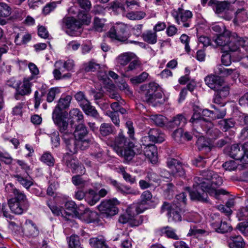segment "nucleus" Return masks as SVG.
<instances>
[{"instance_id":"obj_25","label":"nucleus","mask_w":248,"mask_h":248,"mask_svg":"<svg viewBox=\"0 0 248 248\" xmlns=\"http://www.w3.org/2000/svg\"><path fill=\"white\" fill-rule=\"evenodd\" d=\"M23 230L25 234L28 236L35 237L39 233L36 224L30 219L26 220Z\"/></svg>"},{"instance_id":"obj_27","label":"nucleus","mask_w":248,"mask_h":248,"mask_svg":"<svg viewBox=\"0 0 248 248\" xmlns=\"http://www.w3.org/2000/svg\"><path fill=\"white\" fill-rule=\"evenodd\" d=\"M68 119L71 124L75 122L82 123L84 121V116L79 109L74 108L69 112Z\"/></svg>"},{"instance_id":"obj_44","label":"nucleus","mask_w":248,"mask_h":248,"mask_svg":"<svg viewBox=\"0 0 248 248\" xmlns=\"http://www.w3.org/2000/svg\"><path fill=\"white\" fill-rule=\"evenodd\" d=\"M117 191L124 195L128 194L137 195L140 194L139 191L133 189L131 187L128 186L123 185L122 184H121L119 188L117 190Z\"/></svg>"},{"instance_id":"obj_38","label":"nucleus","mask_w":248,"mask_h":248,"mask_svg":"<svg viewBox=\"0 0 248 248\" xmlns=\"http://www.w3.org/2000/svg\"><path fill=\"white\" fill-rule=\"evenodd\" d=\"M161 235L165 236L168 238L174 240L179 239L178 236L175 233V230L168 226L162 228L160 229Z\"/></svg>"},{"instance_id":"obj_5","label":"nucleus","mask_w":248,"mask_h":248,"mask_svg":"<svg viewBox=\"0 0 248 248\" xmlns=\"http://www.w3.org/2000/svg\"><path fill=\"white\" fill-rule=\"evenodd\" d=\"M155 205L156 203L151 192L149 190H145L140 196V201L131 205L129 210L135 209L137 214H140L148 209L154 208Z\"/></svg>"},{"instance_id":"obj_29","label":"nucleus","mask_w":248,"mask_h":248,"mask_svg":"<svg viewBox=\"0 0 248 248\" xmlns=\"http://www.w3.org/2000/svg\"><path fill=\"white\" fill-rule=\"evenodd\" d=\"M186 123V119L182 114H179L174 117L170 121L168 124V127L170 128H174L178 126H183Z\"/></svg>"},{"instance_id":"obj_8","label":"nucleus","mask_w":248,"mask_h":248,"mask_svg":"<svg viewBox=\"0 0 248 248\" xmlns=\"http://www.w3.org/2000/svg\"><path fill=\"white\" fill-rule=\"evenodd\" d=\"M127 26L122 23H116L108 32V36L111 39L124 42L127 40Z\"/></svg>"},{"instance_id":"obj_26","label":"nucleus","mask_w":248,"mask_h":248,"mask_svg":"<svg viewBox=\"0 0 248 248\" xmlns=\"http://www.w3.org/2000/svg\"><path fill=\"white\" fill-rule=\"evenodd\" d=\"M201 111L194 109L193 114L189 121L193 128L198 132H200L199 126H201L204 123V119L201 116Z\"/></svg>"},{"instance_id":"obj_9","label":"nucleus","mask_w":248,"mask_h":248,"mask_svg":"<svg viewBox=\"0 0 248 248\" xmlns=\"http://www.w3.org/2000/svg\"><path fill=\"white\" fill-rule=\"evenodd\" d=\"M172 16L176 22L182 27L188 28L190 26L191 18L193 16L191 11L179 8L177 11H173Z\"/></svg>"},{"instance_id":"obj_1","label":"nucleus","mask_w":248,"mask_h":248,"mask_svg":"<svg viewBox=\"0 0 248 248\" xmlns=\"http://www.w3.org/2000/svg\"><path fill=\"white\" fill-rule=\"evenodd\" d=\"M193 189L189 192L192 200L208 202L207 193L217 199L220 195L228 192L225 189L217 187L223 183V180L218 174L211 170H203L200 172V176L194 178Z\"/></svg>"},{"instance_id":"obj_34","label":"nucleus","mask_w":248,"mask_h":248,"mask_svg":"<svg viewBox=\"0 0 248 248\" xmlns=\"http://www.w3.org/2000/svg\"><path fill=\"white\" fill-rule=\"evenodd\" d=\"M80 107L86 114L96 118L99 117L97 111L93 106L91 105V103L89 101L88 102L85 101V103L83 104Z\"/></svg>"},{"instance_id":"obj_20","label":"nucleus","mask_w":248,"mask_h":248,"mask_svg":"<svg viewBox=\"0 0 248 248\" xmlns=\"http://www.w3.org/2000/svg\"><path fill=\"white\" fill-rule=\"evenodd\" d=\"M184 211L182 208L178 206L176 203L172 204L171 210L167 213L169 222H177L182 220V213Z\"/></svg>"},{"instance_id":"obj_52","label":"nucleus","mask_w":248,"mask_h":248,"mask_svg":"<svg viewBox=\"0 0 248 248\" xmlns=\"http://www.w3.org/2000/svg\"><path fill=\"white\" fill-rule=\"evenodd\" d=\"M150 120L155 123V124L159 126L164 125L166 118L162 115L155 114L150 116Z\"/></svg>"},{"instance_id":"obj_15","label":"nucleus","mask_w":248,"mask_h":248,"mask_svg":"<svg viewBox=\"0 0 248 248\" xmlns=\"http://www.w3.org/2000/svg\"><path fill=\"white\" fill-rule=\"evenodd\" d=\"M167 166L170 169L171 173L176 176L182 177L185 175V172L182 167V163L173 158L169 159Z\"/></svg>"},{"instance_id":"obj_60","label":"nucleus","mask_w":248,"mask_h":248,"mask_svg":"<svg viewBox=\"0 0 248 248\" xmlns=\"http://www.w3.org/2000/svg\"><path fill=\"white\" fill-rule=\"evenodd\" d=\"M208 157L199 155L196 157L193 161V164L198 167H204L207 163Z\"/></svg>"},{"instance_id":"obj_21","label":"nucleus","mask_w":248,"mask_h":248,"mask_svg":"<svg viewBox=\"0 0 248 248\" xmlns=\"http://www.w3.org/2000/svg\"><path fill=\"white\" fill-rule=\"evenodd\" d=\"M8 203L11 211L17 215L22 214L28 209L30 206V204L19 203V202L13 201L10 200L8 201Z\"/></svg>"},{"instance_id":"obj_53","label":"nucleus","mask_w":248,"mask_h":248,"mask_svg":"<svg viewBox=\"0 0 248 248\" xmlns=\"http://www.w3.org/2000/svg\"><path fill=\"white\" fill-rule=\"evenodd\" d=\"M100 65L93 60L89 62L85 63L84 66V70L87 72H94L99 70Z\"/></svg>"},{"instance_id":"obj_36","label":"nucleus","mask_w":248,"mask_h":248,"mask_svg":"<svg viewBox=\"0 0 248 248\" xmlns=\"http://www.w3.org/2000/svg\"><path fill=\"white\" fill-rule=\"evenodd\" d=\"M31 39V36L30 33L20 32L18 33L15 36V42L17 45H22L29 42Z\"/></svg>"},{"instance_id":"obj_18","label":"nucleus","mask_w":248,"mask_h":248,"mask_svg":"<svg viewBox=\"0 0 248 248\" xmlns=\"http://www.w3.org/2000/svg\"><path fill=\"white\" fill-rule=\"evenodd\" d=\"M208 5L211 6L215 13L219 16L228 11L230 5L227 1H219L216 0H210Z\"/></svg>"},{"instance_id":"obj_40","label":"nucleus","mask_w":248,"mask_h":248,"mask_svg":"<svg viewBox=\"0 0 248 248\" xmlns=\"http://www.w3.org/2000/svg\"><path fill=\"white\" fill-rule=\"evenodd\" d=\"M78 22L80 24V28L83 25H88L91 21V16L85 11H80L78 15Z\"/></svg>"},{"instance_id":"obj_30","label":"nucleus","mask_w":248,"mask_h":248,"mask_svg":"<svg viewBox=\"0 0 248 248\" xmlns=\"http://www.w3.org/2000/svg\"><path fill=\"white\" fill-rule=\"evenodd\" d=\"M62 26L71 31H74L80 28V24L73 17H66L62 19Z\"/></svg>"},{"instance_id":"obj_61","label":"nucleus","mask_w":248,"mask_h":248,"mask_svg":"<svg viewBox=\"0 0 248 248\" xmlns=\"http://www.w3.org/2000/svg\"><path fill=\"white\" fill-rule=\"evenodd\" d=\"M131 60V57L129 53H124L119 55L117 61L121 65H125Z\"/></svg>"},{"instance_id":"obj_17","label":"nucleus","mask_w":248,"mask_h":248,"mask_svg":"<svg viewBox=\"0 0 248 248\" xmlns=\"http://www.w3.org/2000/svg\"><path fill=\"white\" fill-rule=\"evenodd\" d=\"M8 186L10 187L11 192L13 194L14 196L12 198L10 199V200L19 202V203L21 202L22 203L30 204L27 196L23 191L16 187L12 183L8 184L7 187H8Z\"/></svg>"},{"instance_id":"obj_32","label":"nucleus","mask_w":248,"mask_h":248,"mask_svg":"<svg viewBox=\"0 0 248 248\" xmlns=\"http://www.w3.org/2000/svg\"><path fill=\"white\" fill-rule=\"evenodd\" d=\"M141 63L138 60L131 61L128 66L124 69V76H127L129 74H136V71H141Z\"/></svg>"},{"instance_id":"obj_3","label":"nucleus","mask_w":248,"mask_h":248,"mask_svg":"<svg viewBox=\"0 0 248 248\" xmlns=\"http://www.w3.org/2000/svg\"><path fill=\"white\" fill-rule=\"evenodd\" d=\"M237 33L230 31H225L214 37L213 41L216 44L222 47L224 52H233L239 49L238 45L236 43Z\"/></svg>"},{"instance_id":"obj_57","label":"nucleus","mask_w":248,"mask_h":248,"mask_svg":"<svg viewBox=\"0 0 248 248\" xmlns=\"http://www.w3.org/2000/svg\"><path fill=\"white\" fill-rule=\"evenodd\" d=\"M186 195L185 192H182L176 196L175 199L172 203H176L179 207L182 208L186 204Z\"/></svg>"},{"instance_id":"obj_33","label":"nucleus","mask_w":248,"mask_h":248,"mask_svg":"<svg viewBox=\"0 0 248 248\" xmlns=\"http://www.w3.org/2000/svg\"><path fill=\"white\" fill-rule=\"evenodd\" d=\"M11 13V8L5 3H0V17H6L10 15ZM7 21L6 19L0 17V25H5Z\"/></svg>"},{"instance_id":"obj_22","label":"nucleus","mask_w":248,"mask_h":248,"mask_svg":"<svg viewBox=\"0 0 248 248\" xmlns=\"http://www.w3.org/2000/svg\"><path fill=\"white\" fill-rule=\"evenodd\" d=\"M206 84L211 89L214 90L221 87L224 81L220 77L216 75H209L204 78Z\"/></svg>"},{"instance_id":"obj_55","label":"nucleus","mask_w":248,"mask_h":248,"mask_svg":"<svg viewBox=\"0 0 248 248\" xmlns=\"http://www.w3.org/2000/svg\"><path fill=\"white\" fill-rule=\"evenodd\" d=\"M119 172L122 175L124 179L126 182L131 185L136 183V177L126 172L124 167L120 168Z\"/></svg>"},{"instance_id":"obj_58","label":"nucleus","mask_w":248,"mask_h":248,"mask_svg":"<svg viewBox=\"0 0 248 248\" xmlns=\"http://www.w3.org/2000/svg\"><path fill=\"white\" fill-rule=\"evenodd\" d=\"M234 69L232 68H226L221 65H218L216 69V73L223 77H226L231 75Z\"/></svg>"},{"instance_id":"obj_31","label":"nucleus","mask_w":248,"mask_h":248,"mask_svg":"<svg viewBox=\"0 0 248 248\" xmlns=\"http://www.w3.org/2000/svg\"><path fill=\"white\" fill-rule=\"evenodd\" d=\"M143 40L148 44L153 45L157 42V36L156 33L153 30H147L141 34Z\"/></svg>"},{"instance_id":"obj_59","label":"nucleus","mask_w":248,"mask_h":248,"mask_svg":"<svg viewBox=\"0 0 248 248\" xmlns=\"http://www.w3.org/2000/svg\"><path fill=\"white\" fill-rule=\"evenodd\" d=\"M105 20L95 17L93 20V27L94 30L98 32H101L104 26Z\"/></svg>"},{"instance_id":"obj_35","label":"nucleus","mask_w":248,"mask_h":248,"mask_svg":"<svg viewBox=\"0 0 248 248\" xmlns=\"http://www.w3.org/2000/svg\"><path fill=\"white\" fill-rule=\"evenodd\" d=\"M196 143L199 150L202 153L208 154L211 152V146L210 143L206 141L204 138L201 137L199 138Z\"/></svg>"},{"instance_id":"obj_39","label":"nucleus","mask_w":248,"mask_h":248,"mask_svg":"<svg viewBox=\"0 0 248 248\" xmlns=\"http://www.w3.org/2000/svg\"><path fill=\"white\" fill-rule=\"evenodd\" d=\"M235 123L232 119H222L218 122V125L223 131H226L234 126Z\"/></svg>"},{"instance_id":"obj_48","label":"nucleus","mask_w":248,"mask_h":248,"mask_svg":"<svg viewBox=\"0 0 248 248\" xmlns=\"http://www.w3.org/2000/svg\"><path fill=\"white\" fill-rule=\"evenodd\" d=\"M68 244V248H79L80 246V243L79 236L76 234H73L69 237L67 238Z\"/></svg>"},{"instance_id":"obj_14","label":"nucleus","mask_w":248,"mask_h":248,"mask_svg":"<svg viewBox=\"0 0 248 248\" xmlns=\"http://www.w3.org/2000/svg\"><path fill=\"white\" fill-rule=\"evenodd\" d=\"M63 162L65 165L71 169L72 173H79L80 175L85 173V168L79 165L78 161L72 158L71 156L65 155L63 158Z\"/></svg>"},{"instance_id":"obj_24","label":"nucleus","mask_w":248,"mask_h":248,"mask_svg":"<svg viewBox=\"0 0 248 248\" xmlns=\"http://www.w3.org/2000/svg\"><path fill=\"white\" fill-rule=\"evenodd\" d=\"M145 147L144 148V154L148 158L152 163H155L157 161V149L154 144H145L143 142Z\"/></svg>"},{"instance_id":"obj_49","label":"nucleus","mask_w":248,"mask_h":248,"mask_svg":"<svg viewBox=\"0 0 248 248\" xmlns=\"http://www.w3.org/2000/svg\"><path fill=\"white\" fill-rule=\"evenodd\" d=\"M127 210V213L128 214H124L120 216L119 218V222L122 224H125L128 222L130 219H131L132 217H133L135 215H137L135 209L133 210H129V208Z\"/></svg>"},{"instance_id":"obj_7","label":"nucleus","mask_w":248,"mask_h":248,"mask_svg":"<svg viewBox=\"0 0 248 248\" xmlns=\"http://www.w3.org/2000/svg\"><path fill=\"white\" fill-rule=\"evenodd\" d=\"M120 202L116 198L111 200H106L102 202L97 208L99 211L104 217H108L113 216L118 213L117 205Z\"/></svg>"},{"instance_id":"obj_47","label":"nucleus","mask_w":248,"mask_h":248,"mask_svg":"<svg viewBox=\"0 0 248 248\" xmlns=\"http://www.w3.org/2000/svg\"><path fill=\"white\" fill-rule=\"evenodd\" d=\"M146 13L143 11H131L127 13L126 17L130 20H140L144 18Z\"/></svg>"},{"instance_id":"obj_51","label":"nucleus","mask_w":248,"mask_h":248,"mask_svg":"<svg viewBox=\"0 0 248 248\" xmlns=\"http://www.w3.org/2000/svg\"><path fill=\"white\" fill-rule=\"evenodd\" d=\"M41 161L50 167L53 166L55 164V159L49 152H46L43 154Z\"/></svg>"},{"instance_id":"obj_63","label":"nucleus","mask_w":248,"mask_h":248,"mask_svg":"<svg viewBox=\"0 0 248 248\" xmlns=\"http://www.w3.org/2000/svg\"><path fill=\"white\" fill-rule=\"evenodd\" d=\"M57 65H62L67 71H71L74 66V63L72 60H68L63 63L62 61H59L55 62V66H57Z\"/></svg>"},{"instance_id":"obj_10","label":"nucleus","mask_w":248,"mask_h":248,"mask_svg":"<svg viewBox=\"0 0 248 248\" xmlns=\"http://www.w3.org/2000/svg\"><path fill=\"white\" fill-rule=\"evenodd\" d=\"M248 147H246V143L243 145L242 149L238 144H233L230 147L229 155L231 157L236 160H239L243 163L248 164Z\"/></svg>"},{"instance_id":"obj_13","label":"nucleus","mask_w":248,"mask_h":248,"mask_svg":"<svg viewBox=\"0 0 248 248\" xmlns=\"http://www.w3.org/2000/svg\"><path fill=\"white\" fill-rule=\"evenodd\" d=\"M12 177L27 190H29L33 185V180L29 175V173L22 174L17 171L12 175Z\"/></svg>"},{"instance_id":"obj_37","label":"nucleus","mask_w":248,"mask_h":248,"mask_svg":"<svg viewBox=\"0 0 248 248\" xmlns=\"http://www.w3.org/2000/svg\"><path fill=\"white\" fill-rule=\"evenodd\" d=\"M230 238L232 240L229 243L230 248H244L245 243L240 235H232Z\"/></svg>"},{"instance_id":"obj_2","label":"nucleus","mask_w":248,"mask_h":248,"mask_svg":"<svg viewBox=\"0 0 248 248\" xmlns=\"http://www.w3.org/2000/svg\"><path fill=\"white\" fill-rule=\"evenodd\" d=\"M125 125L128 129L129 139L125 136L123 132L120 131L116 136L111 146L119 156L124 157L126 160L130 161L135 154L133 150L135 145L132 141L135 140V132L132 122H126Z\"/></svg>"},{"instance_id":"obj_41","label":"nucleus","mask_w":248,"mask_h":248,"mask_svg":"<svg viewBox=\"0 0 248 248\" xmlns=\"http://www.w3.org/2000/svg\"><path fill=\"white\" fill-rule=\"evenodd\" d=\"M100 200V196L93 190H90L86 193L85 201L90 205H94Z\"/></svg>"},{"instance_id":"obj_28","label":"nucleus","mask_w":248,"mask_h":248,"mask_svg":"<svg viewBox=\"0 0 248 248\" xmlns=\"http://www.w3.org/2000/svg\"><path fill=\"white\" fill-rule=\"evenodd\" d=\"M212 227L215 230L216 232L224 233L230 232L232 230V228L230 224L225 221H222L219 220L218 221H216L211 223Z\"/></svg>"},{"instance_id":"obj_56","label":"nucleus","mask_w":248,"mask_h":248,"mask_svg":"<svg viewBox=\"0 0 248 248\" xmlns=\"http://www.w3.org/2000/svg\"><path fill=\"white\" fill-rule=\"evenodd\" d=\"M60 92L61 91L59 87L51 88L46 95V101L48 103L53 102L55 98L56 95L60 93Z\"/></svg>"},{"instance_id":"obj_12","label":"nucleus","mask_w":248,"mask_h":248,"mask_svg":"<svg viewBox=\"0 0 248 248\" xmlns=\"http://www.w3.org/2000/svg\"><path fill=\"white\" fill-rule=\"evenodd\" d=\"M31 80V78H25L22 82L20 81L19 83H17L15 94L16 99H18V95L25 96L31 94L32 86V83Z\"/></svg>"},{"instance_id":"obj_23","label":"nucleus","mask_w":248,"mask_h":248,"mask_svg":"<svg viewBox=\"0 0 248 248\" xmlns=\"http://www.w3.org/2000/svg\"><path fill=\"white\" fill-rule=\"evenodd\" d=\"M62 115L59 114H52V119L55 124L58 126L59 131L62 134L72 133L67 131L68 124L67 122L62 119Z\"/></svg>"},{"instance_id":"obj_16","label":"nucleus","mask_w":248,"mask_h":248,"mask_svg":"<svg viewBox=\"0 0 248 248\" xmlns=\"http://www.w3.org/2000/svg\"><path fill=\"white\" fill-rule=\"evenodd\" d=\"M72 97L69 95H62L59 99L58 104L54 109L52 114H62V110L68 108Z\"/></svg>"},{"instance_id":"obj_46","label":"nucleus","mask_w":248,"mask_h":248,"mask_svg":"<svg viewBox=\"0 0 248 248\" xmlns=\"http://www.w3.org/2000/svg\"><path fill=\"white\" fill-rule=\"evenodd\" d=\"M89 243L94 248H107L104 240L98 237H93L90 239Z\"/></svg>"},{"instance_id":"obj_62","label":"nucleus","mask_w":248,"mask_h":248,"mask_svg":"<svg viewBox=\"0 0 248 248\" xmlns=\"http://www.w3.org/2000/svg\"><path fill=\"white\" fill-rule=\"evenodd\" d=\"M243 52L235 53V61L241 62V63L246 68H248V56H244Z\"/></svg>"},{"instance_id":"obj_64","label":"nucleus","mask_w":248,"mask_h":248,"mask_svg":"<svg viewBox=\"0 0 248 248\" xmlns=\"http://www.w3.org/2000/svg\"><path fill=\"white\" fill-rule=\"evenodd\" d=\"M51 141L53 146L56 148L60 145V138L59 132L55 131L50 134Z\"/></svg>"},{"instance_id":"obj_11","label":"nucleus","mask_w":248,"mask_h":248,"mask_svg":"<svg viewBox=\"0 0 248 248\" xmlns=\"http://www.w3.org/2000/svg\"><path fill=\"white\" fill-rule=\"evenodd\" d=\"M66 150L71 155L77 154L81 149L79 140L73 137V133H65L62 136Z\"/></svg>"},{"instance_id":"obj_42","label":"nucleus","mask_w":248,"mask_h":248,"mask_svg":"<svg viewBox=\"0 0 248 248\" xmlns=\"http://www.w3.org/2000/svg\"><path fill=\"white\" fill-rule=\"evenodd\" d=\"M114 127L111 124L103 123L99 128L100 134L103 137H106L113 133Z\"/></svg>"},{"instance_id":"obj_6","label":"nucleus","mask_w":248,"mask_h":248,"mask_svg":"<svg viewBox=\"0 0 248 248\" xmlns=\"http://www.w3.org/2000/svg\"><path fill=\"white\" fill-rule=\"evenodd\" d=\"M89 131L84 124L80 123L77 125L74 132L73 137L79 140L81 150H85L94 142L92 137L87 138Z\"/></svg>"},{"instance_id":"obj_45","label":"nucleus","mask_w":248,"mask_h":248,"mask_svg":"<svg viewBox=\"0 0 248 248\" xmlns=\"http://www.w3.org/2000/svg\"><path fill=\"white\" fill-rule=\"evenodd\" d=\"M236 43L238 45L239 49L237 51H233L234 53L243 52L240 48L241 46L242 49L248 52V38L240 37L237 34Z\"/></svg>"},{"instance_id":"obj_43","label":"nucleus","mask_w":248,"mask_h":248,"mask_svg":"<svg viewBox=\"0 0 248 248\" xmlns=\"http://www.w3.org/2000/svg\"><path fill=\"white\" fill-rule=\"evenodd\" d=\"M245 207L240 209L237 213V217L239 220L248 219V193L245 202Z\"/></svg>"},{"instance_id":"obj_54","label":"nucleus","mask_w":248,"mask_h":248,"mask_svg":"<svg viewBox=\"0 0 248 248\" xmlns=\"http://www.w3.org/2000/svg\"><path fill=\"white\" fill-rule=\"evenodd\" d=\"M148 76L149 74L147 73L143 72L140 75L131 78L130 80L131 83L136 85L144 82Z\"/></svg>"},{"instance_id":"obj_4","label":"nucleus","mask_w":248,"mask_h":248,"mask_svg":"<svg viewBox=\"0 0 248 248\" xmlns=\"http://www.w3.org/2000/svg\"><path fill=\"white\" fill-rule=\"evenodd\" d=\"M159 85L157 83L153 82L150 83L148 86L142 85L141 87L142 90L146 89L145 94V101L154 107H156L163 104L166 102L165 98H163V93L158 91Z\"/></svg>"},{"instance_id":"obj_50","label":"nucleus","mask_w":248,"mask_h":248,"mask_svg":"<svg viewBox=\"0 0 248 248\" xmlns=\"http://www.w3.org/2000/svg\"><path fill=\"white\" fill-rule=\"evenodd\" d=\"M109 8L112 10L115 14H119L124 11L125 8L124 5L120 2L115 0L110 3Z\"/></svg>"},{"instance_id":"obj_19","label":"nucleus","mask_w":248,"mask_h":248,"mask_svg":"<svg viewBox=\"0 0 248 248\" xmlns=\"http://www.w3.org/2000/svg\"><path fill=\"white\" fill-rule=\"evenodd\" d=\"M148 140L155 143H161L164 140V135L161 133L158 129H151L148 132V136H145L142 138V142H146Z\"/></svg>"}]
</instances>
